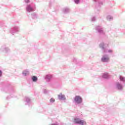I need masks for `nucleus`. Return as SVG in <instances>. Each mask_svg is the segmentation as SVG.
I'll return each instance as SVG.
<instances>
[{
	"instance_id": "obj_1",
	"label": "nucleus",
	"mask_w": 125,
	"mask_h": 125,
	"mask_svg": "<svg viewBox=\"0 0 125 125\" xmlns=\"http://www.w3.org/2000/svg\"><path fill=\"white\" fill-rule=\"evenodd\" d=\"M74 123L75 124H79L82 125H86V122L83 120H81L79 118H76L74 119Z\"/></svg>"
},
{
	"instance_id": "obj_2",
	"label": "nucleus",
	"mask_w": 125,
	"mask_h": 125,
	"mask_svg": "<svg viewBox=\"0 0 125 125\" xmlns=\"http://www.w3.org/2000/svg\"><path fill=\"white\" fill-rule=\"evenodd\" d=\"M74 101H75L78 104H80V103L82 101V98L79 96H76L74 98Z\"/></svg>"
},
{
	"instance_id": "obj_3",
	"label": "nucleus",
	"mask_w": 125,
	"mask_h": 125,
	"mask_svg": "<svg viewBox=\"0 0 125 125\" xmlns=\"http://www.w3.org/2000/svg\"><path fill=\"white\" fill-rule=\"evenodd\" d=\"M26 10L28 12H31L32 11H34V9H33V7H32L31 5H28L26 7Z\"/></svg>"
},
{
	"instance_id": "obj_4",
	"label": "nucleus",
	"mask_w": 125,
	"mask_h": 125,
	"mask_svg": "<svg viewBox=\"0 0 125 125\" xmlns=\"http://www.w3.org/2000/svg\"><path fill=\"white\" fill-rule=\"evenodd\" d=\"M58 97L59 99H60V100H65L66 99V98H65V96L61 93L58 95Z\"/></svg>"
},
{
	"instance_id": "obj_5",
	"label": "nucleus",
	"mask_w": 125,
	"mask_h": 125,
	"mask_svg": "<svg viewBox=\"0 0 125 125\" xmlns=\"http://www.w3.org/2000/svg\"><path fill=\"white\" fill-rule=\"evenodd\" d=\"M102 61L103 62H108V61H109V58L108 57L104 56L102 58Z\"/></svg>"
},
{
	"instance_id": "obj_6",
	"label": "nucleus",
	"mask_w": 125,
	"mask_h": 125,
	"mask_svg": "<svg viewBox=\"0 0 125 125\" xmlns=\"http://www.w3.org/2000/svg\"><path fill=\"white\" fill-rule=\"evenodd\" d=\"M33 82H37L38 81V77L36 76H34L32 77Z\"/></svg>"
},
{
	"instance_id": "obj_7",
	"label": "nucleus",
	"mask_w": 125,
	"mask_h": 125,
	"mask_svg": "<svg viewBox=\"0 0 125 125\" xmlns=\"http://www.w3.org/2000/svg\"><path fill=\"white\" fill-rule=\"evenodd\" d=\"M117 87L118 89H122V88H123V86H122L121 84L119 83L117 84Z\"/></svg>"
},
{
	"instance_id": "obj_8",
	"label": "nucleus",
	"mask_w": 125,
	"mask_h": 125,
	"mask_svg": "<svg viewBox=\"0 0 125 125\" xmlns=\"http://www.w3.org/2000/svg\"><path fill=\"white\" fill-rule=\"evenodd\" d=\"M103 77V78H104V79H108V78H109V76H108V74H104Z\"/></svg>"
},
{
	"instance_id": "obj_9",
	"label": "nucleus",
	"mask_w": 125,
	"mask_h": 125,
	"mask_svg": "<svg viewBox=\"0 0 125 125\" xmlns=\"http://www.w3.org/2000/svg\"><path fill=\"white\" fill-rule=\"evenodd\" d=\"M23 74L24 75V76H27V75H28V74H29V72H28V71H24L23 72Z\"/></svg>"
},
{
	"instance_id": "obj_10",
	"label": "nucleus",
	"mask_w": 125,
	"mask_h": 125,
	"mask_svg": "<svg viewBox=\"0 0 125 125\" xmlns=\"http://www.w3.org/2000/svg\"><path fill=\"white\" fill-rule=\"evenodd\" d=\"M55 102V100L53 98H51L50 100V102H51L52 103H53V102Z\"/></svg>"
},
{
	"instance_id": "obj_11",
	"label": "nucleus",
	"mask_w": 125,
	"mask_h": 125,
	"mask_svg": "<svg viewBox=\"0 0 125 125\" xmlns=\"http://www.w3.org/2000/svg\"><path fill=\"white\" fill-rule=\"evenodd\" d=\"M120 81H122L123 82H125V78L122 77H120Z\"/></svg>"
},
{
	"instance_id": "obj_12",
	"label": "nucleus",
	"mask_w": 125,
	"mask_h": 125,
	"mask_svg": "<svg viewBox=\"0 0 125 125\" xmlns=\"http://www.w3.org/2000/svg\"><path fill=\"white\" fill-rule=\"evenodd\" d=\"M75 3H79V2H80V0H74Z\"/></svg>"
},
{
	"instance_id": "obj_13",
	"label": "nucleus",
	"mask_w": 125,
	"mask_h": 125,
	"mask_svg": "<svg viewBox=\"0 0 125 125\" xmlns=\"http://www.w3.org/2000/svg\"><path fill=\"white\" fill-rule=\"evenodd\" d=\"M2 75V73L1 72V71L0 70V77H1Z\"/></svg>"
},
{
	"instance_id": "obj_14",
	"label": "nucleus",
	"mask_w": 125,
	"mask_h": 125,
	"mask_svg": "<svg viewBox=\"0 0 125 125\" xmlns=\"http://www.w3.org/2000/svg\"><path fill=\"white\" fill-rule=\"evenodd\" d=\"M25 2H29V0H25Z\"/></svg>"
},
{
	"instance_id": "obj_15",
	"label": "nucleus",
	"mask_w": 125,
	"mask_h": 125,
	"mask_svg": "<svg viewBox=\"0 0 125 125\" xmlns=\"http://www.w3.org/2000/svg\"><path fill=\"white\" fill-rule=\"evenodd\" d=\"M108 52H112V50H109L108 51Z\"/></svg>"
},
{
	"instance_id": "obj_16",
	"label": "nucleus",
	"mask_w": 125,
	"mask_h": 125,
	"mask_svg": "<svg viewBox=\"0 0 125 125\" xmlns=\"http://www.w3.org/2000/svg\"><path fill=\"white\" fill-rule=\"evenodd\" d=\"M102 31V30H101V31H99V32H100V33H101V32Z\"/></svg>"
}]
</instances>
